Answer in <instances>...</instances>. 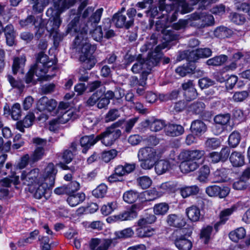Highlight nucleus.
Here are the masks:
<instances>
[{
  "instance_id": "f257e3e1",
  "label": "nucleus",
  "mask_w": 250,
  "mask_h": 250,
  "mask_svg": "<svg viewBox=\"0 0 250 250\" xmlns=\"http://www.w3.org/2000/svg\"><path fill=\"white\" fill-rule=\"evenodd\" d=\"M103 9L102 8L97 9L94 13H92L87 23L81 24L79 28L77 24L79 21V17L76 16L68 25L67 31L68 33L75 32L77 35L74 41V45L80 46L83 45L85 43H90L87 40L88 28L89 26L94 27L100 21Z\"/></svg>"
},
{
  "instance_id": "f03ea898",
  "label": "nucleus",
  "mask_w": 250,
  "mask_h": 250,
  "mask_svg": "<svg viewBox=\"0 0 250 250\" xmlns=\"http://www.w3.org/2000/svg\"><path fill=\"white\" fill-rule=\"evenodd\" d=\"M76 50L81 51L79 60L82 64L83 68L79 70V80L81 82H87L89 79L86 70H90L95 65L97 61L93 54L96 50V46L90 43H85L83 45L76 46L73 45Z\"/></svg>"
},
{
  "instance_id": "7ed1b4c3",
  "label": "nucleus",
  "mask_w": 250,
  "mask_h": 250,
  "mask_svg": "<svg viewBox=\"0 0 250 250\" xmlns=\"http://www.w3.org/2000/svg\"><path fill=\"white\" fill-rule=\"evenodd\" d=\"M203 150H184L179 155V159L183 161L180 165V168L183 173H188L194 171L199 167L197 161L204 155Z\"/></svg>"
},
{
  "instance_id": "20e7f679",
  "label": "nucleus",
  "mask_w": 250,
  "mask_h": 250,
  "mask_svg": "<svg viewBox=\"0 0 250 250\" xmlns=\"http://www.w3.org/2000/svg\"><path fill=\"white\" fill-rule=\"evenodd\" d=\"M160 157V153L154 148L145 147L139 149L138 158L141 162V167L144 169H150Z\"/></svg>"
},
{
  "instance_id": "39448f33",
  "label": "nucleus",
  "mask_w": 250,
  "mask_h": 250,
  "mask_svg": "<svg viewBox=\"0 0 250 250\" xmlns=\"http://www.w3.org/2000/svg\"><path fill=\"white\" fill-rule=\"evenodd\" d=\"M60 13V11L54 10L53 8H49L46 11L47 16L50 17L47 28L53 36L55 42L61 41L63 37L59 30L62 23Z\"/></svg>"
},
{
  "instance_id": "423d86ee",
  "label": "nucleus",
  "mask_w": 250,
  "mask_h": 250,
  "mask_svg": "<svg viewBox=\"0 0 250 250\" xmlns=\"http://www.w3.org/2000/svg\"><path fill=\"white\" fill-rule=\"evenodd\" d=\"M124 123V120H120L112 124L105 131L97 135L100 137L99 141L105 146H111L121 135V131L116 128L121 126Z\"/></svg>"
},
{
  "instance_id": "0eeeda50",
  "label": "nucleus",
  "mask_w": 250,
  "mask_h": 250,
  "mask_svg": "<svg viewBox=\"0 0 250 250\" xmlns=\"http://www.w3.org/2000/svg\"><path fill=\"white\" fill-rule=\"evenodd\" d=\"M136 10L134 8H130L126 12L127 16L122 12L115 14L112 19V22L118 28H129L134 23V18L136 14Z\"/></svg>"
},
{
  "instance_id": "6e6552de",
  "label": "nucleus",
  "mask_w": 250,
  "mask_h": 250,
  "mask_svg": "<svg viewBox=\"0 0 250 250\" xmlns=\"http://www.w3.org/2000/svg\"><path fill=\"white\" fill-rule=\"evenodd\" d=\"M19 23L22 27L34 25L35 27L38 29L35 34V36L37 38H40L44 33V24L42 19L40 16L35 17L34 16L29 15L26 19L21 20Z\"/></svg>"
},
{
  "instance_id": "1a4fd4ad",
  "label": "nucleus",
  "mask_w": 250,
  "mask_h": 250,
  "mask_svg": "<svg viewBox=\"0 0 250 250\" xmlns=\"http://www.w3.org/2000/svg\"><path fill=\"white\" fill-rule=\"evenodd\" d=\"M57 173L58 169L56 166L50 162L47 164L44 169L42 176L39 179L47 183L50 186L54 187Z\"/></svg>"
},
{
  "instance_id": "9d476101",
  "label": "nucleus",
  "mask_w": 250,
  "mask_h": 250,
  "mask_svg": "<svg viewBox=\"0 0 250 250\" xmlns=\"http://www.w3.org/2000/svg\"><path fill=\"white\" fill-rule=\"evenodd\" d=\"M164 44L157 46L154 51L149 53L146 60L145 61L148 69L150 70L152 67L157 66L162 58L163 54L161 51L166 47Z\"/></svg>"
},
{
  "instance_id": "9b49d317",
  "label": "nucleus",
  "mask_w": 250,
  "mask_h": 250,
  "mask_svg": "<svg viewBox=\"0 0 250 250\" xmlns=\"http://www.w3.org/2000/svg\"><path fill=\"white\" fill-rule=\"evenodd\" d=\"M190 19L196 21V24L199 28L211 25L214 23L213 17L206 13H194L190 15Z\"/></svg>"
},
{
  "instance_id": "f8f14e48",
  "label": "nucleus",
  "mask_w": 250,
  "mask_h": 250,
  "mask_svg": "<svg viewBox=\"0 0 250 250\" xmlns=\"http://www.w3.org/2000/svg\"><path fill=\"white\" fill-rule=\"evenodd\" d=\"M15 172L13 171V167L11 163H8L6 166H3L2 170V175H8L13 179L10 180L8 178H4L0 181V185L3 187H8L10 186L11 182H13L15 185L19 183V176H15Z\"/></svg>"
},
{
  "instance_id": "ddd939ff",
  "label": "nucleus",
  "mask_w": 250,
  "mask_h": 250,
  "mask_svg": "<svg viewBox=\"0 0 250 250\" xmlns=\"http://www.w3.org/2000/svg\"><path fill=\"white\" fill-rule=\"evenodd\" d=\"M48 61V57L41 52L38 54L36 63L33 65L37 69L36 75L41 78L46 75L45 63Z\"/></svg>"
},
{
  "instance_id": "4468645a",
  "label": "nucleus",
  "mask_w": 250,
  "mask_h": 250,
  "mask_svg": "<svg viewBox=\"0 0 250 250\" xmlns=\"http://www.w3.org/2000/svg\"><path fill=\"white\" fill-rule=\"evenodd\" d=\"M40 170L38 168H34L29 171L24 170L22 172L21 179L23 184L28 186L36 184L39 179L37 177L39 175Z\"/></svg>"
},
{
  "instance_id": "2eb2a0df",
  "label": "nucleus",
  "mask_w": 250,
  "mask_h": 250,
  "mask_svg": "<svg viewBox=\"0 0 250 250\" xmlns=\"http://www.w3.org/2000/svg\"><path fill=\"white\" fill-rule=\"evenodd\" d=\"M206 192L210 197H219L223 198L229 194V189L227 187L221 188L213 185L208 187L206 189Z\"/></svg>"
},
{
  "instance_id": "dca6fc26",
  "label": "nucleus",
  "mask_w": 250,
  "mask_h": 250,
  "mask_svg": "<svg viewBox=\"0 0 250 250\" xmlns=\"http://www.w3.org/2000/svg\"><path fill=\"white\" fill-rule=\"evenodd\" d=\"M57 104L55 100L43 96L38 101L37 108L40 111L46 110L50 112L55 109Z\"/></svg>"
},
{
  "instance_id": "f3484780",
  "label": "nucleus",
  "mask_w": 250,
  "mask_h": 250,
  "mask_svg": "<svg viewBox=\"0 0 250 250\" xmlns=\"http://www.w3.org/2000/svg\"><path fill=\"white\" fill-rule=\"evenodd\" d=\"M37 69L33 65L31 67L25 77V82L26 83L36 84L39 81L47 80L53 77V76L45 75V76L39 78V77L36 75Z\"/></svg>"
},
{
  "instance_id": "a211bd4d",
  "label": "nucleus",
  "mask_w": 250,
  "mask_h": 250,
  "mask_svg": "<svg viewBox=\"0 0 250 250\" xmlns=\"http://www.w3.org/2000/svg\"><path fill=\"white\" fill-rule=\"evenodd\" d=\"M53 186H50L47 183L41 180L39 178L37 183L34 185V190L32 192H34V197L37 199H41L43 197L46 190L52 188Z\"/></svg>"
},
{
  "instance_id": "6ab92c4d",
  "label": "nucleus",
  "mask_w": 250,
  "mask_h": 250,
  "mask_svg": "<svg viewBox=\"0 0 250 250\" xmlns=\"http://www.w3.org/2000/svg\"><path fill=\"white\" fill-rule=\"evenodd\" d=\"M160 24H161L160 21H157L156 23V29L158 31H161L163 34L164 40L167 42H169L178 39V35L175 31L172 29H168L167 28L164 29L163 27L164 24L159 27Z\"/></svg>"
},
{
  "instance_id": "aec40b11",
  "label": "nucleus",
  "mask_w": 250,
  "mask_h": 250,
  "mask_svg": "<svg viewBox=\"0 0 250 250\" xmlns=\"http://www.w3.org/2000/svg\"><path fill=\"white\" fill-rule=\"evenodd\" d=\"M99 137H96L94 134L84 136L81 138L80 144L83 149L82 152L86 153L87 150L93 146H94L98 141H99Z\"/></svg>"
},
{
  "instance_id": "412c9836",
  "label": "nucleus",
  "mask_w": 250,
  "mask_h": 250,
  "mask_svg": "<svg viewBox=\"0 0 250 250\" xmlns=\"http://www.w3.org/2000/svg\"><path fill=\"white\" fill-rule=\"evenodd\" d=\"M175 72L181 77L195 72H197L200 75L203 74V71L196 69L195 64L194 63H188L186 65L179 66L175 69Z\"/></svg>"
},
{
  "instance_id": "4be33fe9",
  "label": "nucleus",
  "mask_w": 250,
  "mask_h": 250,
  "mask_svg": "<svg viewBox=\"0 0 250 250\" xmlns=\"http://www.w3.org/2000/svg\"><path fill=\"white\" fill-rule=\"evenodd\" d=\"M177 9L175 10L174 13L172 14L171 17V21H173L177 19V14L180 12L181 14H186L192 11L193 8L186 1H180L176 2Z\"/></svg>"
},
{
  "instance_id": "5701e85b",
  "label": "nucleus",
  "mask_w": 250,
  "mask_h": 250,
  "mask_svg": "<svg viewBox=\"0 0 250 250\" xmlns=\"http://www.w3.org/2000/svg\"><path fill=\"white\" fill-rule=\"evenodd\" d=\"M35 117L32 112L29 113L22 121H18L16 124L17 128L22 132H24V128L31 126L34 121Z\"/></svg>"
},
{
  "instance_id": "b1692460",
  "label": "nucleus",
  "mask_w": 250,
  "mask_h": 250,
  "mask_svg": "<svg viewBox=\"0 0 250 250\" xmlns=\"http://www.w3.org/2000/svg\"><path fill=\"white\" fill-rule=\"evenodd\" d=\"M165 131L167 135L175 137L182 135L184 132V128L179 125L168 124L165 126Z\"/></svg>"
},
{
  "instance_id": "393cba45",
  "label": "nucleus",
  "mask_w": 250,
  "mask_h": 250,
  "mask_svg": "<svg viewBox=\"0 0 250 250\" xmlns=\"http://www.w3.org/2000/svg\"><path fill=\"white\" fill-rule=\"evenodd\" d=\"M180 194L184 198L198 194L200 191L197 185L184 186L179 189Z\"/></svg>"
},
{
  "instance_id": "a878e982",
  "label": "nucleus",
  "mask_w": 250,
  "mask_h": 250,
  "mask_svg": "<svg viewBox=\"0 0 250 250\" xmlns=\"http://www.w3.org/2000/svg\"><path fill=\"white\" fill-rule=\"evenodd\" d=\"M131 70L134 73H142L143 74H148L150 71L144 59L137 60L132 66Z\"/></svg>"
},
{
  "instance_id": "bb28decb",
  "label": "nucleus",
  "mask_w": 250,
  "mask_h": 250,
  "mask_svg": "<svg viewBox=\"0 0 250 250\" xmlns=\"http://www.w3.org/2000/svg\"><path fill=\"white\" fill-rule=\"evenodd\" d=\"M190 130L193 134L196 135H201L206 132L207 126L203 121L197 120L192 122Z\"/></svg>"
},
{
  "instance_id": "cd10ccee",
  "label": "nucleus",
  "mask_w": 250,
  "mask_h": 250,
  "mask_svg": "<svg viewBox=\"0 0 250 250\" xmlns=\"http://www.w3.org/2000/svg\"><path fill=\"white\" fill-rule=\"evenodd\" d=\"M77 118V115L72 110L60 111V115L56 119L59 124H64L70 120H74Z\"/></svg>"
},
{
  "instance_id": "c85d7f7f",
  "label": "nucleus",
  "mask_w": 250,
  "mask_h": 250,
  "mask_svg": "<svg viewBox=\"0 0 250 250\" xmlns=\"http://www.w3.org/2000/svg\"><path fill=\"white\" fill-rule=\"evenodd\" d=\"M175 244L179 250H190L192 247L191 241L183 235L176 239Z\"/></svg>"
},
{
  "instance_id": "c756f323",
  "label": "nucleus",
  "mask_w": 250,
  "mask_h": 250,
  "mask_svg": "<svg viewBox=\"0 0 250 250\" xmlns=\"http://www.w3.org/2000/svg\"><path fill=\"white\" fill-rule=\"evenodd\" d=\"M186 214L188 219L192 222L198 221L201 216V211L198 207L191 206L186 209Z\"/></svg>"
},
{
  "instance_id": "7c9ffc66",
  "label": "nucleus",
  "mask_w": 250,
  "mask_h": 250,
  "mask_svg": "<svg viewBox=\"0 0 250 250\" xmlns=\"http://www.w3.org/2000/svg\"><path fill=\"white\" fill-rule=\"evenodd\" d=\"M103 24L100 26L95 25L94 27L89 26L88 31L89 32L92 38L97 42H101L104 37L103 32Z\"/></svg>"
},
{
  "instance_id": "2f4dec72",
  "label": "nucleus",
  "mask_w": 250,
  "mask_h": 250,
  "mask_svg": "<svg viewBox=\"0 0 250 250\" xmlns=\"http://www.w3.org/2000/svg\"><path fill=\"white\" fill-rule=\"evenodd\" d=\"M29 1L32 4V10L35 14L42 13L49 3L48 0H29Z\"/></svg>"
},
{
  "instance_id": "473e14b6",
  "label": "nucleus",
  "mask_w": 250,
  "mask_h": 250,
  "mask_svg": "<svg viewBox=\"0 0 250 250\" xmlns=\"http://www.w3.org/2000/svg\"><path fill=\"white\" fill-rule=\"evenodd\" d=\"M170 167V165L168 161L161 160L158 161L155 165V170L158 175H161L166 173Z\"/></svg>"
},
{
  "instance_id": "72a5a7b5",
  "label": "nucleus",
  "mask_w": 250,
  "mask_h": 250,
  "mask_svg": "<svg viewBox=\"0 0 250 250\" xmlns=\"http://www.w3.org/2000/svg\"><path fill=\"white\" fill-rule=\"evenodd\" d=\"M229 160L232 166L235 167H241L244 164V156L240 153L236 151L231 154Z\"/></svg>"
},
{
  "instance_id": "f704fd0d",
  "label": "nucleus",
  "mask_w": 250,
  "mask_h": 250,
  "mask_svg": "<svg viewBox=\"0 0 250 250\" xmlns=\"http://www.w3.org/2000/svg\"><path fill=\"white\" fill-rule=\"evenodd\" d=\"M146 123L149 125L152 131L157 132L161 130L165 126V123L158 119H150L146 121Z\"/></svg>"
},
{
  "instance_id": "c9c22d12",
  "label": "nucleus",
  "mask_w": 250,
  "mask_h": 250,
  "mask_svg": "<svg viewBox=\"0 0 250 250\" xmlns=\"http://www.w3.org/2000/svg\"><path fill=\"white\" fill-rule=\"evenodd\" d=\"M85 199V194L83 193H78L72 195L70 194L67 199V202L71 207H75L83 202Z\"/></svg>"
},
{
  "instance_id": "e433bc0d",
  "label": "nucleus",
  "mask_w": 250,
  "mask_h": 250,
  "mask_svg": "<svg viewBox=\"0 0 250 250\" xmlns=\"http://www.w3.org/2000/svg\"><path fill=\"white\" fill-rule=\"evenodd\" d=\"M167 223L170 226L181 228L184 226L185 222L176 214H170L167 217Z\"/></svg>"
},
{
  "instance_id": "4c0bfd02",
  "label": "nucleus",
  "mask_w": 250,
  "mask_h": 250,
  "mask_svg": "<svg viewBox=\"0 0 250 250\" xmlns=\"http://www.w3.org/2000/svg\"><path fill=\"white\" fill-rule=\"evenodd\" d=\"M228 56L225 55H221L214 57L208 60L206 63L210 66H220L223 64L228 60Z\"/></svg>"
},
{
  "instance_id": "58836bf2",
  "label": "nucleus",
  "mask_w": 250,
  "mask_h": 250,
  "mask_svg": "<svg viewBox=\"0 0 250 250\" xmlns=\"http://www.w3.org/2000/svg\"><path fill=\"white\" fill-rule=\"evenodd\" d=\"M111 21L109 19H105L103 21V29L104 32V37L109 39L115 36V33L113 30L110 29Z\"/></svg>"
},
{
  "instance_id": "ea45409f",
  "label": "nucleus",
  "mask_w": 250,
  "mask_h": 250,
  "mask_svg": "<svg viewBox=\"0 0 250 250\" xmlns=\"http://www.w3.org/2000/svg\"><path fill=\"white\" fill-rule=\"evenodd\" d=\"M105 91V88L102 87L100 89L94 92L87 100L86 104L88 106H93L103 95Z\"/></svg>"
},
{
  "instance_id": "a19ab883",
  "label": "nucleus",
  "mask_w": 250,
  "mask_h": 250,
  "mask_svg": "<svg viewBox=\"0 0 250 250\" xmlns=\"http://www.w3.org/2000/svg\"><path fill=\"white\" fill-rule=\"evenodd\" d=\"M155 230L151 228L140 227L136 230V235L140 238L149 237L154 234Z\"/></svg>"
},
{
  "instance_id": "79ce46f5",
  "label": "nucleus",
  "mask_w": 250,
  "mask_h": 250,
  "mask_svg": "<svg viewBox=\"0 0 250 250\" xmlns=\"http://www.w3.org/2000/svg\"><path fill=\"white\" fill-rule=\"evenodd\" d=\"M246 235V231L242 227L239 228L229 234V238L234 242H237L239 239H243Z\"/></svg>"
},
{
  "instance_id": "37998d69",
  "label": "nucleus",
  "mask_w": 250,
  "mask_h": 250,
  "mask_svg": "<svg viewBox=\"0 0 250 250\" xmlns=\"http://www.w3.org/2000/svg\"><path fill=\"white\" fill-rule=\"evenodd\" d=\"M138 207L137 205H133L131 209L119 215V219L121 221L131 220L137 216L136 209Z\"/></svg>"
},
{
  "instance_id": "c03bdc74",
  "label": "nucleus",
  "mask_w": 250,
  "mask_h": 250,
  "mask_svg": "<svg viewBox=\"0 0 250 250\" xmlns=\"http://www.w3.org/2000/svg\"><path fill=\"white\" fill-rule=\"evenodd\" d=\"M39 234V231L35 229L29 233V235L26 238H22L19 240L18 245L19 247H23L28 244H31L36 238Z\"/></svg>"
},
{
  "instance_id": "a18cd8bd",
  "label": "nucleus",
  "mask_w": 250,
  "mask_h": 250,
  "mask_svg": "<svg viewBox=\"0 0 250 250\" xmlns=\"http://www.w3.org/2000/svg\"><path fill=\"white\" fill-rule=\"evenodd\" d=\"M235 207L226 208L221 211L220 213V221L217 223V225L223 224L228 220L229 217L235 210Z\"/></svg>"
},
{
  "instance_id": "49530a36",
  "label": "nucleus",
  "mask_w": 250,
  "mask_h": 250,
  "mask_svg": "<svg viewBox=\"0 0 250 250\" xmlns=\"http://www.w3.org/2000/svg\"><path fill=\"white\" fill-rule=\"evenodd\" d=\"M232 33L230 29L225 26H219L214 30V35L216 37L220 38L229 37Z\"/></svg>"
},
{
  "instance_id": "de8ad7c7",
  "label": "nucleus",
  "mask_w": 250,
  "mask_h": 250,
  "mask_svg": "<svg viewBox=\"0 0 250 250\" xmlns=\"http://www.w3.org/2000/svg\"><path fill=\"white\" fill-rule=\"evenodd\" d=\"M139 194L138 192L130 190L125 192L123 195L124 200L129 204L135 202L139 198Z\"/></svg>"
},
{
  "instance_id": "09e8293b",
  "label": "nucleus",
  "mask_w": 250,
  "mask_h": 250,
  "mask_svg": "<svg viewBox=\"0 0 250 250\" xmlns=\"http://www.w3.org/2000/svg\"><path fill=\"white\" fill-rule=\"evenodd\" d=\"M227 171L226 168H221L217 169L214 173V182L221 183L227 181Z\"/></svg>"
},
{
  "instance_id": "8fccbe9b",
  "label": "nucleus",
  "mask_w": 250,
  "mask_h": 250,
  "mask_svg": "<svg viewBox=\"0 0 250 250\" xmlns=\"http://www.w3.org/2000/svg\"><path fill=\"white\" fill-rule=\"evenodd\" d=\"M26 59L25 57L16 58L14 60L12 65V70L14 74H17L19 70L22 71L25 65Z\"/></svg>"
},
{
  "instance_id": "3c124183",
  "label": "nucleus",
  "mask_w": 250,
  "mask_h": 250,
  "mask_svg": "<svg viewBox=\"0 0 250 250\" xmlns=\"http://www.w3.org/2000/svg\"><path fill=\"white\" fill-rule=\"evenodd\" d=\"M121 116L120 111L116 108H112L109 110L105 115L104 121L105 123L113 122Z\"/></svg>"
},
{
  "instance_id": "603ef678",
  "label": "nucleus",
  "mask_w": 250,
  "mask_h": 250,
  "mask_svg": "<svg viewBox=\"0 0 250 250\" xmlns=\"http://www.w3.org/2000/svg\"><path fill=\"white\" fill-rule=\"evenodd\" d=\"M169 209V206L166 203H161L156 204L153 207L155 214L163 215L166 214Z\"/></svg>"
},
{
  "instance_id": "864d4df0",
  "label": "nucleus",
  "mask_w": 250,
  "mask_h": 250,
  "mask_svg": "<svg viewBox=\"0 0 250 250\" xmlns=\"http://www.w3.org/2000/svg\"><path fill=\"white\" fill-rule=\"evenodd\" d=\"M156 217L153 214H147L140 219L138 221L139 227H146L154 223L156 220Z\"/></svg>"
},
{
  "instance_id": "5fc2aeb1",
  "label": "nucleus",
  "mask_w": 250,
  "mask_h": 250,
  "mask_svg": "<svg viewBox=\"0 0 250 250\" xmlns=\"http://www.w3.org/2000/svg\"><path fill=\"white\" fill-rule=\"evenodd\" d=\"M205 108V104L202 102H196L189 106L190 111L198 114L202 113Z\"/></svg>"
},
{
  "instance_id": "6e6d98bb",
  "label": "nucleus",
  "mask_w": 250,
  "mask_h": 250,
  "mask_svg": "<svg viewBox=\"0 0 250 250\" xmlns=\"http://www.w3.org/2000/svg\"><path fill=\"white\" fill-rule=\"evenodd\" d=\"M44 155V149L43 147H37L30 156V161L35 163L41 159Z\"/></svg>"
},
{
  "instance_id": "4d7b16f0",
  "label": "nucleus",
  "mask_w": 250,
  "mask_h": 250,
  "mask_svg": "<svg viewBox=\"0 0 250 250\" xmlns=\"http://www.w3.org/2000/svg\"><path fill=\"white\" fill-rule=\"evenodd\" d=\"M77 2V0H57V2L59 8V11L62 12L65 9L69 8L73 6Z\"/></svg>"
},
{
  "instance_id": "13d9d810",
  "label": "nucleus",
  "mask_w": 250,
  "mask_h": 250,
  "mask_svg": "<svg viewBox=\"0 0 250 250\" xmlns=\"http://www.w3.org/2000/svg\"><path fill=\"white\" fill-rule=\"evenodd\" d=\"M107 187L104 184L98 186L92 191V194L96 198H103L106 194Z\"/></svg>"
},
{
  "instance_id": "bf43d9fd",
  "label": "nucleus",
  "mask_w": 250,
  "mask_h": 250,
  "mask_svg": "<svg viewBox=\"0 0 250 250\" xmlns=\"http://www.w3.org/2000/svg\"><path fill=\"white\" fill-rule=\"evenodd\" d=\"M241 136L239 133L237 132H233L229 136L228 142L229 144L231 147H236L240 143Z\"/></svg>"
},
{
  "instance_id": "052dcab7",
  "label": "nucleus",
  "mask_w": 250,
  "mask_h": 250,
  "mask_svg": "<svg viewBox=\"0 0 250 250\" xmlns=\"http://www.w3.org/2000/svg\"><path fill=\"white\" fill-rule=\"evenodd\" d=\"M229 19L232 22L237 25H242L246 21L244 15L235 12L230 14Z\"/></svg>"
},
{
  "instance_id": "680f3d73",
  "label": "nucleus",
  "mask_w": 250,
  "mask_h": 250,
  "mask_svg": "<svg viewBox=\"0 0 250 250\" xmlns=\"http://www.w3.org/2000/svg\"><path fill=\"white\" fill-rule=\"evenodd\" d=\"M230 119L229 114H220L215 116L214 121L216 124L224 125L229 122Z\"/></svg>"
},
{
  "instance_id": "e2e57ef3",
  "label": "nucleus",
  "mask_w": 250,
  "mask_h": 250,
  "mask_svg": "<svg viewBox=\"0 0 250 250\" xmlns=\"http://www.w3.org/2000/svg\"><path fill=\"white\" fill-rule=\"evenodd\" d=\"M117 207V204L115 202L108 203L102 206L101 209V212L104 215H108L112 213Z\"/></svg>"
},
{
  "instance_id": "0e129e2a",
  "label": "nucleus",
  "mask_w": 250,
  "mask_h": 250,
  "mask_svg": "<svg viewBox=\"0 0 250 250\" xmlns=\"http://www.w3.org/2000/svg\"><path fill=\"white\" fill-rule=\"evenodd\" d=\"M137 182L143 189L148 188L152 184L151 179L147 176H143L137 178Z\"/></svg>"
},
{
  "instance_id": "69168bd1",
  "label": "nucleus",
  "mask_w": 250,
  "mask_h": 250,
  "mask_svg": "<svg viewBox=\"0 0 250 250\" xmlns=\"http://www.w3.org/2000/svg\"><path fill=\"white\" fill-rule=\"evenodd\" d=\"M210 173L209 167L207 165L202 166L199 170L198 179L202 182H204L207 179Z\"/></svg>"
},
{
  "instance_id": "338daca9",
  "label": "nucleus",
  "mask_w": 250,
  "mask_h": 250,
  "mask_svg": "<svg viewBox=\"0 0 250 250\" xmlns=\"http://www.w3.org/2000/svg\"><path fill=\"white\" fill-rule=\"evenodd\" d=\"M221 145L219 139L215 138L208 139L205 142L206 147L208 149H215Z\"/></svg>"
},
{
  "instance_id": "774afa93",
  "label": "nucleus",
  "mask_w": 250,
  "mask_h": 250,
  "mask_svg": "<svg viewBox=\"0 0 250 250\" xmlns=\"http://www.w3.org/2000/svg\"><path fill=\"white\" fill-rule=\"evenodd\" d=\"M117 153L115 149L104 151L102 154V159L104 162L108 163L117 156Z\"/></svg>"
}]
</instances>
